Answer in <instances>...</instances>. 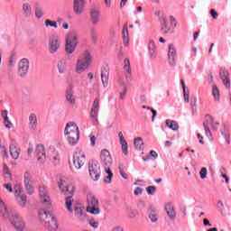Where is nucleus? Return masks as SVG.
<instances>
[{"instance_id": "5fc2aeb1", "label": "nucleus", "mask_w": 231, "mask_h": 231, "mask_svg": "<svg viewBox=\"0 0 231 231\" xmlns=\"http://www.w3.org/2000/svg\"><path fill=\"white\" fill-rule=\"evenodd\" d=\"M88 225H90V226H92V228H98V222H97L93 219H90L88 221Z\"/></svg>"}, {"instance_id": "423d86ee", "label": "nucleus", "mask_w": 231, "mask_h": 231, "mask_svg": "<svg viewBox=\"0 0 231 231\" xmlns=\"http://www.w3.org/2000/svg\"><path fill=\"white\" fill-rule=\"evenodd\" d=\"M87 212L93 214L94 216H98L100 214V205L98 204V199L93 194L87 195Z\"/></svg>"}, {"instance_id": "1a4fd4ad", "label": "nucleus", "mask_w": 231, "mask_h": 231, "mask_svg": "<svg viewBox=\"0 0 231 231\" xmlns=\"http://www.w3.org/2000/svg\"><path fill=\"white\" fill-rule=\"evenodd\" d=\"M86 163V154L82 150H78L73 156V165L75 169H82Z\"/></svg>"}, {"instance_id": "0eeeda50", "label": "nucleus", "mask_w": 231, "mask_h": 231, "mask_svg": "<svg viewBox=\"0 0 231 231\" xmlns=\"http://www.w3.org/2000/svg\"><path fill=\"white\" fill-rule=\"evenodd\" d=\"M48 50L51 55H55V53H59L60 50V38L55 34H51L48 40Z\"/></svg>"}, {"instance_id": "dca6fc26", "label": "nucleus", "mask_w": 231, "mask_h": 231, "mask_svg": "<svg viewBox=\"0 0 231 231\" xmlns=\"http://www.w3.org/2000/svg\"><path fill=\"white\" fill-rule=\"evenodd\" d=\"M74 214L79 221H86V208L80 204H74Z\"/></svg>"}, {"instance_id": "473e14b6", "label": "nucleus", "mask_w": 231, "mask_h": 231, "mask_svg": "<svg viewBox=\"0 0 231 231\" xmlns=\"http://www.w3.org/2000/svg\"><path fill=\"white\" fill-rule=\"evenodd\" d=\"M166 125L171 129V131H178L180 129V125H178V122L171 119L166 120Z\"/></svg>"}, {"instance_id": "58836bf2", "label": "nucleus", "mask_w": 231, "mask_h": 231, "mask_svg": "<svg viewBox=\"0 0 231 231\" xmlns=\"http://www.w3.org/2000/svg\"><path fill=\"white\" fill-rule=\"evenodd\" d=\"M119 143L121 144L122 147V151L125 154V156H127V154H129L128 149H129V145L127 144V141H120Z\"/></svg>"}, {"instance_id": "bb28decb", "label": "nucleus", "mask_w": 231, "mask_h": 231, "mask_svg": "<svg viewBox=\"0 0 231 231\" xmlns=\"http://www.w3.org/2000/svg\"><path fill=\"white\" fill-rule=\"evenodd\" d=\"M165 212L170 219H171L172 221L176 219V211H174V206L171 203L165 205Z\"/></svg>"}, {"instance_id": "20e7f679", "label": "nucleus", "mask_w": 231, "mask_h": 231, "mask_svg": "<svg viewBox=\"0 0 231 231\" xmlns=\"http://www.w3.org/2000/svg\"><path fill=\"white\" fill-rule=\"evenodd\" d=\"M91 62H93L91 52H89V51H84L77 60L76 73H78V75L84 73V71L91 66Z\"/></svg>"}, {"instance_id": "6e6d98bb", "label": "nucleus", "mask_w": 231, "mask_h": 231, "mask_svg": "<svg viewBox=\"0 0 231 231\" xmlns=\"http://www.w3.org/2000/svg\"><path fill=\"white\" fill-rule=\"evenodd\" d=\"M0 149L3 152V158H8V152L6 151V148L0 144Z\"/></svg>"}, {"instance_id": "052dcab7", "label": "nucleus", "mask_w": 231, "mask_h": 231, "mask_svg": "<svg viewBox=\"0 0 231 231\" xmlns=\"http://www.w3.org/2000/svg\"><path fill=\"white\" fill-rule=\"evenodd\" d=\"M209 14H211V16L213 17V19H217L218 15L217 12H216V9H211L209 11Z\"/></svg>"}, {"instance_id": "7ed1b4c3", "label": "nucleus", "mask_w": 231, "mask_h": 231, "mask_svg": "<svg viewBox=\"0 0 231 231\" xmlns=\"http://www.w3.org/2000/svg\"><path fill=\"white\" fill-rule=\"evenodd\" d=\"M64 134L67 136V140L69 145H77L79 140H80V130L74 122H69L66 125Z\"/></svg>"}, {"instance_id": "412c9836", "label": "nucleus", "mask_w": 231, "mask_h": 231, "mask_svg": "<svg viewBox=\"0 0 231 231\" xmlns=\"http://www.w3.org/2000/svg\"><path fill=\"white\" fill-rule=\"evenodd\" d=\"M28 120L30 131H37V126L39 125V123L37 122V115L35 113H31Z\"/></svg>"}, {"instance_id": "9b49d317", "label": "nucleus", "mask_w": 231, "mask_h": 231, "mask_svg": "<svg viewBox=\"0 0 231 231\" xmlns=\"http://www.w3.org/2000/svg\"><path fill=\"white\" fill-rule=\"evenodd\" d=\"M88 172L94 181L100 180V166L96 162L92 161L88 163Z\"/></svg>"}, {"instance_id": "f704fd0d", "label": "nucleus", "mask_w": 231, "mask_h": 231, "mask_svg": "<svg viewBox=\"0 0 231 231\" xmlns=\"http://www.w3.org/2000/svg\"><path fill=\"white\" fill-rule=\"evenodd\" d=\"M123 42L125 46L129 44V32L127 31V24L123 27Z\"/></svg>"}, {"instance_id": "4d7b16f0", "label": "nucleus", "mask_w": 231, "mask_h": 231, "mask_svg": "<svg viewBox=\"0 0 231 231\" xmlns=\"http://www.w3.org/2000/svg\"><path fill=\"white\" fill-rule=\"evenodd\" d=\"M138 208H140V210H145V201L143 200H139V203L137 205Z\"/></svg>"}, {"instance_id": "a211bd4d", "label": "nucleus", "mask_w": 231, "mask_h": 231, "mask_svg": "<svg viewBox=\"0 0 231 231\" xmlns=\"http://www.w3.org/2000/svg\"><path fill=\"white\" fill-rule=\"evenodd\" d=\"M209 125H214V119L209 115H208L206 116V120L203 123V126L208 138H209V140H214V138L212 137V132H210Z\"/></svg>"}, {"instance_id": "9d476101", "label": "nucleus", "mask_w": 231, "mask_h": 231, "mask_svg": "<svg viewBox=\"0 0 231 231\" xmlns=\"http://www.w3.org/2000/svg\"><path fill=\"white\" fill-rule=\"evenodd\" d=\"M100 163L103 165L104 169H111V165H113V158L111 157V153L107 150H102L100 153Z\"/></svg>"}, {"instance_id": "4c0bfd02", "label": "nucleus", "mask_w": 231, "mask_h": 231, "mask_svg": "<svg viewBox=\"0 0 231 231\" xmlns=\"http://www.w3.org/2000/svg\"><path fill=\"white\" fill-rule=\"evenodd\" d=\"M126 213L128 217H130V219H134V217L138 216V211L129 207L126 208Z\"/></svg>"}, {"instance_id": "49530a36", "label": "nucleus", "mask_w": 231, "mask_h": 231, "mask_svg": "<svg viewBox=\"0 0 231 231\" xmlns=\"http://www.w3.org/2000/svg\"><path fill=\"white\" fill-rule=\"evenodd\" d=\"M45 26H51V28H57V22L51 21V20H46Z\"/></svg>"}, {"instance_id": "e433bc0d", "label": "nucleus", "mask_w": 231, "mask_h": 231, "mask_svg": "<svg viewBox=\"0 0 231 231\" xmlns=\"http://www.w3.org/2000/svg\"><path fill=\"white\" fill-rule=\"evenodd\" d=\"M134 145L138 151H143V139L142 137H137L134 140Z\"/></svg>"}, {"instance_id": "680f3d73", "label": "nucleus", "mask_w": 231, "mask_h": 231, "mask_svg": "<svg viewBox=\"0 0 231 231\" xmlns=\"http://www.w3.org/2000/svg\"><path fill=\"white\" fill-rule=\"evenodd\" d=\"M4 188L8 190V192H14V189H12V184L11 183H5L4 184Z\"/></svg>"}, {"instance_id": "c756f323", "label": "nucleus", "mask_w": 231, "mask_h": 231, "mask_svg": "<svg viewBox=\"0 0 231 231\" xmlns=\"http://www.w3.org/2000/svg\"><path fill=\"white\" fill-rule=\"evenodd\" d=\"M66 100L69 102V104H71V106H75L76 99L73 88H70L66 91Z\"/></svg>"}, {"instance_id": "79ce46f5", "label": "nucleus", "mask_w": 231, "mask_h": 231, "mask_svg": "<svg viewBox=\"0 0 231 231\" xmlns=\"http://www.w3.org/2000/svg\"><path fill=\"white\" fill-rule=\"evenodd\" d=\"M44 15V11L42 10V7H36L35 8V17L37 19H41Z\"/></svg>"}, {"instance_id": "13d9d810", "label": "nucleus", "mask_w": 231, "mask_h": 231, "mask_svg": "<svg viewBox=\"0 0 231 231\" xmlns=\"http://www.w3.org/2000/svg\"><path fill=\"white\" fill-rule=\"evenodd\" d=\"M143 192V189L137 187L134 189V196H140Z\"/></svg>"}, {"instance_id": "f8f14e48", "label": "nucleus", "mask_w": 231, "mask_h": 231, "mask_svg": "<svg viewBox=\"0 0 231 231\" xmlns=\"http://www.w3.org/2000/svg\"><path fill=\"white\" fill-rule=\"evenodd\" d=\"M23 183H24V187L27 194H29V196H32V194L35 192V188H33V180H32V174L28 172L24 173Z\"/></svg>"}, {"instance_id": "09e8293b", "label": "nucleus", "mask_w": 231, "mask_h": 231, "mask_svg": "<svg viewBox=\"0 0 231 231\" xmlns=\"http://www.w3.org/2000/svg\"><path fill=\"white\" fill-rule=\"evenodd\" d=\"M162 26V33H167L168 32H171V28L167 25V23H161Z\"/></svg>"}, {"instance_id": "a19ab883", "label": "nucleus", "mask_w": 231, "mask_h": 231, "mask_svg": "<svg viewBox=\"0 0 231 231\" xmlns=\"http://www.w3.org/2000/svg\"><path fill=\"white\" fill-rule=\"evenodd\" d=\"M105 171H106V174H108V176L106 177L104 181H105V183H111V181L113 180V171H111L110 168H106Z\"/></svg>"}, {"instance_id": "de8ad7c7", "label": "nucleus", "mask_w": 231, "mask_h": 231, "mask_svg": "<svg viewBox=\"0 0 231 231\" xmlns=\"http://www.w3.org/2000/svg\"><path fill=\"white\" fill-rule=\"evenodd\" d=\"M197 102H198V99H197L196 97H193V100H192L191 103H190L192 113H196V111H197V108H196V106H197V105H196Z\"/></svg>"}, {"instance_id": "f257e3e1", "label": "nucleus", "mask_w": 231, "mask_h": 231, "mask_svg": "<svg viewBox=\"0 0 231 231\" xmlns=\"http://www.w3.org/2000/svg\"><path fill=\"white\" fill-rule=\"evenodd\" d=\"M58 187L66 197L65 205L68 212H73V193L75 192V188L72 185L68 184L65 180H60L58 182Z\"/></svg>"}, {"instance_id": "39448f33", "label": "nucleus", "mask_w": 231, "mask_h": 231, "mask_svg": "<svg viewBox=\"0 0 231 231\" xmlns=\"http://www.w3.org/2000/svg\"><path fill=\"white\" fill-rule=\"evenodd\" d=\"M77 44H79V34H77V32L73 31L69 32L65 41L66 53H68V55H71V53L75 51Z\"/></svg>"}, {"instance_id": "37998d69", "label": "nucleus", "mask_w": 231, "mask_h": 231, "mask_svg": "<svg viewBox=\"0 0 231 231\" xmlns=\"http://www.w3.org/2000/svg\"><path fill=\"white\" fill-rule=\"evenodd\" d=\"M213 97L215 100L219 99V89L217 88V86L213 85Z\"/></svg>"}, {"instance_id": "c03bdc74", "label": "nucleus", "mask_w": 231, "mask_h": 231, "mask_svg": "<svg viewBox=\"0 0 231 231\" xmlns=\"http://www.w3.org/2000/svg\"><path fill=\"white\" fill-rule=\"evenodd\" d=\"M4 124L6 129H12V127H14V124H12V121L8 117L4 119Z\"/></svg>"}, {"instance_id": "7c9ffc66", "label": "nucleus", "mask_w": 231, "mask_h": 231, "mask_svg": "<svg viewBox=\"0 0 231 231\" xmlns=\"http://www.w3.org/2000/svg\"><path fill=\"white\" fill-rule=\"evenodd\" d=\"M124 69L127 73L126 79L131 80V61L127 58L125 59Z\"/></svg>"}, {"instance_id": "4468645a", "label": "nucleus", "mask_w": 231, "mask_h": 231, "mask_svg": "<svg viewBox=\"0 0 231 231\" xmlns=\"http://www.w3.org/2000/svg\"><path fill=\"white\" fill-rule=\"evenodd\" d=\"M9 221L15 230H24V222L19 216L12 215L11 217H9Z\"/></svg>"}, {"instance_id": "393cba45", "label": "nucleus", "mask_w": 231, "mask_h": 231, "mask_svg": "<svg viewBox=\"0 0 231 231\" xmlns=\"http://www.w3.org/2000/svg\"><path fill=\"white\" fill-rule=\"evenodd\" d=\"M22 12L23 17H26L27 19L32 17V14H33L32 5H30V3H23L22 5Z\"/></svg>"}, {"instance_id": "774afa93", "label": "nucleus", "mask_w": 231, "mask_h": 231, "mask_svg": "<svg viewBox=\"0 0 231 231\" xmlns=\"http://www.w3.org/2000/svg\"><path fill=\"white\" fill-rule=\"evenodd\" d=\"M112 231H124V229L120 226L114 227Z\"/></svg>"}, {"instance_id": "3c124183", "label": "nucleus", "mask_w": 231, "mask_h": 231, "mask_svg": "<svg viewBox=\"0 0 231 231\" xmlns=\"http://www.w3.org/2000/svg\"><path fill=\"white\" fill-rule=\"evenodd\" d=\"M119 173L121 174L124 180H127V174L124 173V164L119 165Z\"/></svg>"}, {"instance_id": "338daca9", "label": "nucleus", "mask_w": 231, "mask_h": 231, "mask_svg": "<svg viewBox=\"0 0 231 231\" xmlns=\"http://www.w3.org/2000/svg\"><path fill=\"white\" fill-rule=\"evenodd\" d=\"M183 95H184L185 102H189V94H187V90H185V92H183Z\"/></svg>"}, {"instance_id": "aec40b11", "label": "nucleus", "mask_w": 231, "mask_h": 231, "mask_svg": "<svg viewBox=\"0 0 231 231\" xmlns=\"http://www.w3.org/2000/svg\"><path fill=\"white\" fill-rule=\"evenodd\" d=\"M100 108V99L96 98L93 102L92 108L90 110V116L95 120V122H98V109Z\"/></svg>"}, {"instance_id": "a18cd8bd", "label": "nucleus", "mask_w": 231, "mask_h": 231, "mask_svg": "<svg viewBox=\"0 0 231 231\" xmlns=\"http://www.w3.org/2000/svg\"><path fill=\"white\" fill-rule=\"evenodd\" d=\"M146 192L147 194H149L150 196H152V194H154L156 192V186H149L146 189Z\"/></svg>"}, {"instance_id": "603ef678", "label": "nucleus", "mask_w": 231, "mask_h": 231, "mask_svg": "<svg viewBox=\"0 0 231 231\" xmlns=\"http://www.w3.org/2000/svg\"><path fill=\"white\" fill-rule=\"evenodd\" d=\"M159 22L161 24H164L167 23V15L165 14H162L161 16H159Z\"/></svg>"}, {"instance_id": "f03ea898", "label": "nucleus", "mask_w": 231, "mask_h": 231, "mask_svg": "<svg viewBox=\"0 0 231 231\" xmlns=\"http://www.w3.org/2000/svg\"><path fill=\"white\" fill-rule=\"evenodd\" d=\"M53 212V208L47 209H41L39 211V217L42 222V225L47 228V230H57L59 225L57 224V219L51 215Z\"/></svg>"}, {"instance_id": "8fccbe9b", "label": "nucleus", "mask_w": 231, "mask_h": 231, "mask_svg": "<svg viewBox=\"0 0 231 231\" xmlns=\"http://www.w3.org/2000/svg\"><path fill=\"white\" fill-rule=\"evenodd\" d=\"M90 35L92 37L93 43H97V32H95V29L91 28L90 29Z\"/></svg>"}, {"instance_id": "b1692460", "label": "nucleus", "mask_w": 231, "mask_h": 231, "mask_svg": "<svg viewBox=\"0 0 231 231\" xmlns=\"http://www.w3.org/2000/svg\"><path fill=\"white\" fill-rule=\"evenodd\" d=\"M90 19L92 24H98V21L100 20V11L95 6L90 9Z\"/></svg>"}, {"instance_id": "6e6552de", "label": "nucleus", "mask_w": 231, "mask_h": 231, "mask_svg": "<svg viewBox=\"0 0 231 231\" xmlns=\"http://www.w3.org/2000/svg\"><path fill=\"white\" fill-rule=\"evenodd\" d=\"M39 194L40 198L42 199V209H51V202H50V195L48 193V189L44 186H42L39 188Z\"/></svg>"}, {"instance_id": "c85d7f7f", "label": "nucleus", "mask_w": 231, "mask_h": 231, "mask_svg": "<svg viewBox=\"0 0 231 231\" xmlns=\"http://www.w3.org/2000/svg\"><path fill=\"white\" fill-rule=\"evenodd\" d=\"M9 151L12 158L14 160H18L19 154H21V149H19V147H17L15 144H11Z\"/></svg>"}, {"instance_id": "69168bd1", "label": "nucleus", "mask_w": 231, "mask_h": 231, "mask_svg": "<svg viewBox=\"0 0 231 231\" xmlns=\"http://www.w3.org/2000/svg\"><path fill=\"white\" fill-rule=\"evenodd\" d=\"M150 156H152V158H154V160H156V158H158V153L156 152V151H151Z\"/></svg>"}, {"instance_id": "4be33fe9", "label": "nucleus", "mask_w": 231, "mask_h": 231, "mask_svg": "<svg viewBox=\"0 0 231 231\" xmlns=\"http://www.w3.org/2000/svg\"><path fill=\"white\" fill-rule=\"evenodd\" d=\"M220 79L226 88H230V73H228V70L221 69Z\"/></svg>"}, {"instance_id": "2f4dec72", "label": "nucleus", "mask_w": 231, "mask_h": 231, "mask_svg": "<svg viewBox=\"0 0 231 231\" xmlns=\"http://www.w3.org/2000/svg\"><path fill=\"white\" fill-rule=\"evenodd\" d=\"M149 218L151 219L152 223L158 222V213L156 212V208L154 207L150 208Z\"/></svg>"}, {"instance_id": "f3484780", "label": "nucleus", "mask_w": 231, "mask_h": 231, "mask_svg": "<svg viewBox=\"0 0 231 231\" xmlns=\"http://www.w3.org/2000/svg\"><path fill=\"white\" fill-rule=\"evenodd\" d=\"M36 158L39 163H44L46 162V150L44 149V145L38 144L35 149Z\"/></svg>"}, {"instance_id": "6ab92c4d", "label": "nucleus", "mask_w": 231, "mask_h": 231, "mask_svg": "<svg viewBox=\"0 0 231 231\" xmlns=\"http://www.w3.org/2000/svg\"><path fill=\"white\" fill-rule=\"evenodd\" d=\"M15 198L17 201H23L21 207H26V195L23 194V189H21L20 185H16L14 187Z\"/></svg>"}, {"instance_id": "2eb2a0df", "label": "nucleus", "mask_w": 231, "mask_h": 231, "mask_svg": "<svg viewBox=\"0 0 231 231\" xmlns=\"http://www.w3.org/2000/svg\"><path fill=\"white\" fill-rule=\"evenodd\" d=\"M30 69V61L28 59H23L18 64V73L20 77H24L28 74Z\"/></svg>"}, {"instance_id": "5701e85b", "label": "nucleus", "mask_w": 231, "mask_h": 231, "mask_svg": "<svg viewBox=\"0 0 231 231\" xmlns=\"http://www.w3.org/2000/svg\"><path fill=\"white\" fill-rule=\"evenodd\" d=\"M168 59L171 66H176V51L173 44L169 45Z\"/></svg>"}, {"instance_id": "0e129e2a", "label": "nucleus", "mask_w": 231, "mask_h": 231, "mask_svg": "<svg viewBox=\"0 0 231 231\" xmlns=\"http://www.w3.org/2000/svg\"><path fill=\"white\" fill-rule=\"evenodd\" d=\"M203 225L204 226H212V224H210V221H208L207 218L203 219Z\"/></svg>"}, {"instance_id": "a878e982", "label": "nucleus", "mask_w": 231, "mask_h": 231, "mask_svg": "<svg viewBox=\"0 0 231 231\" xmlns=\"http://www.w3.org/2000/svg\"><path fill=\"white\" fill-rule=\"evenodd\" d=\"M101 80L104 88H106L107 84H109V69L103 68L101 69Z\"/></svg>"}, {"instance_id": "e2e57ef3", "label": "nucleus", "mask_w": 231, "mask_h": 231, "mask_svg": "<svg viewBox=\"0 0 231 231\" xmlns=\"http://www.w3.org/2000/svg\"><path fill=\"white\" fill-rule=\"evenodd\" d=\"M90 142H91L92 147H95L96 142H97V137H95V135H92V136L90 137Z\"/></svg>"}, {"instance_id": "c9c22d12", "label": "nucleus", "mask_w": 231, "mask_h": 231, "mask_svg": "<svg viewBox=\"0 0 231 231\" xmlns=\"http://www.w3.org/2000/svg\"><path fill=\"white\" fill-rule=\"evenodd\" d=\"M119 82L121 86L123 87V92L120 94L121 100H124L125 98V95H127V85H125V82H124V78H119Z\"/></svg>"}, {"instance_id": "72a5a7b5", "label": "nucleus", "mask_w": 231, "mask_h": 231, "mask_svg": "<svg viewBox=\"0 0 231 231\" xmlns=\"http://www.w3.org/2000/svg\"><path fill=\"white\" fill-rule=\"evenodd\" d=\"M148 50L151 59H152V57H156V44L152 41H150L148 43Z\"/></svg>"}, {"instance_id": "ea45409f", "label": "nucleus", "mask_w": 231, "mask_h": 231, "mask_svg": "<svg viewBox=\"0 0 231 231\" xmlns=\"http://www.w3.org/2000/svg\"><path fill=\"white\" fill-rule=\"evenodd\" d=\"M58 69L60 73H66V60H60L58 62Z\"/></svg>"}, {"instance_id": "cd10ccee", "label": "nucleus", "mask_w": 231, "mask_h": 231, "mask_svg": "<svg viewBox=\"0 0 231 231\" xmlns=\"http://www.w3.org/2000/svg\"><path fill=\"white\" fill-rule=\"evenodd\" d=\"M0 215L2 216V217H4L5 219H10V213H8V208H6V205L5 204V202H3V200L0 199Z\"/></svg>"}, {"instance_id": "bf43d9fd", "label": "nucleus", "mask_w": 231, "mask_h": 231, "mask_svg": "<svg viewBox=\"0 0 231 231\" xmlns=\"http://www.w3.org/2000/svg\"><path fill=\"white\" fill-rule=\"evenodd\" d=\"M170 23L173 28H176V24H178V23L176 22V18H174V16H170Z\"/></svg>"}, {"instance_id": "ddd939ff", "label": "nucleus", "mask_w": 231, "mask_h": 231, "mask_svg": "<svg viewBox=\"0 0 231 231\" xmlns=\"http://www.w3.org/2000/svg\"><path fill=\"white\" fill-rule=\"evenodd\" d=\"M73 12L76 15H82L86 12V0H73Z\"/></svg>"}, {"instance_id": "864d4df0", "label": "nucleus", "mask_w": 231, "mask_h": 231, "mask_svg": "<svg viewBox=\"0 0 231 231\" xmlns=\"http://www.w3.org/2000/svg\"><path fill=\"white\" fill-rule=\"evenodd\" d=\"M199 174L201 180H205L207 178V168H201Z\"/></svg>"}]
</instances>
